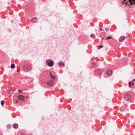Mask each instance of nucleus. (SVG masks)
<instances>
[{"label":"nucleus","instance_id":"f257e3e1","mask_svg":"<svg viewBox=\"0 0 135 135\" xmlns=\"http://www.w3.org/2000/svg\"><path fill=\"white\" fill-rule=\"evenodd\" d=\"M24 69H25L26 71H29L32 69L31 67L28 65H24Z\"/></svg>","mask_w":135,"mask_h":135},{"label":"nucleus","instance_id":"f03ea898","mask_svg":"<svg viewBox=\"0 0 135 135\" xmlns=\"http://www.w3.org/2000/svg\"><path fill=\"white\" fill-rule=\"evenodd\" d=\"M47 85L49 86H52L54 85V81L52 80L48 81L47 82Z\"/></svg>","mask_w":135,"mask_h":135},{"label":"nucleus","instance_id":"7ed1b4c3","mask_svg":"<svg viewBox=\"0 0 135 135\" xmlns=\"http://www.w3.org/2000/svg\"><path fill=\"white\" fill-rule=\"evenodd\" d=\"M124 1H127V2H129L131 4H135V0H124Z\"/></svg>","mask_w":135,"mask_h":135},{"label":"nucleus","instance_id":"20e7f679","mask_svg":"<svg viewBox=\"0 0 135 135\" xmlns=\"http://www.w3.org/2000/svg\"><path fill=\"white\" fill-rule=\"evenodd\" d=\"M130 97V96L129 94H126L124 97V98L126 100H128Z\"/></svg>","mask_w":135,"mask_h":135},{"label":"nucleus","instance_id":"39448f33","mask_svg":"<svg viewBox=\"0 0 135 135\" xmlns=\"http://www.w3.org/2000/svg\"><path fill=\"white\" fill-rule=\"evenodd\" d=\"M25 97L22 95H20L19 96L18 98L21 100H23L25 98Z\"/></svg>","mask_w":135,"mask_h":135},{"label":"nucleus","instance_id":"423d86ee","mask_svg":"<svg viewBox=\"0 0 135 135\" xmlns=\"http://www.w3.org/2000/svg\"><path fill=\"white\" fill-rule=\"evenodd\" d=\"M125 39V37L124 36H121L119 38V41L120 42H122Z\"/></svg>","mask_w":135,"mask_h":135},{"label":"nucleus","instance_id":"0eeeda50","mask_svg":"<svg viewBox=\"0 0 135 135\" xmlns=\"http://www.w3.org/2000/svg\"><path fill=\"white\" fill-rule=\"evenodd\" d=\"M37 18H33L31 19V21L32 22L35 23L37 21Z\"/></svg>","mask_w":135,"mask_h":135},{"label":"nucleus","instance_id":"6e6552de","mask_svg":"<svg viewBox=\"0 0 135 135\" xmlns=\"http://www.w3.org/2000/svg\"><path fill=\"white\" fill-rule=\"evenodd\" d=\"M112 71L111 70H108L107 72V74L109 75H110L112 74Z\"/></svg>","mask_w":135,"mask_h":135},{"label":"nucleus","instance_id":"1a4fd4ad","mask_svg":"<svg viewBox=\"0 0 135 135\" xmlns=\"http://www.w3.org/2000/svg\"><path fill=\"white\" fill-rule=\"evenodd\" d=\"M50 76L51 78L54 79L55 78V76L54 75H53L52 74L50 73Z\"/></svg>","mask_w":135,"mask_h":135},{"label":"nucleus","instance_id":"9d476101","mask_svg":"<svg viewBox=\"0 0 135 135\" xmlns=\"http://www.w3.org/2000/svg\"><path fill=\"white\" fill-rule=\"evenodd\" d=\"M53 61H50L48 63V65L49 66H51L53 65Z\"/></svg>","mask_w":135,"mask_h":135},{"label":"nucleus","instance_id":"9b49d317","mask_svg":"<svg viewBox=\"0 0 135 135\" xmlns=\"http://www.w3.org/2000/svg\"><path fill=\"white\" fill-rule=\"evenodd\" d=\"M18 126V124L16 123H15L13 124V127L15 129H16L17 128Z\"/></svg>","mask_w":135,"mask_h":135},{"label":"nucleus","instance_id":"f8f14e48","mask_svg":"<svg viewBox=\"0 0 135 135\" xmlns=\"http://www.w3.org/2000/svg\"><path fill=\"white\" fill-rule=\"evenodd\" d=\"M59 65L60 66L64 65V64L63 62H60L59 63Z\"/></svg>","mask_w":135,"mask_h":135},{"label":"nucleus","instance_id":"ddd939ff","mask_svg":"<svg viewBox=\"0 0 135 135\" xmlns=\"http://www.w3.org/2000/svg\"><path fill=\"white\" fill-rule=\"evenodd\" d=\"M15 67V65L14 64H12L11 66V67L12 69L14 68Z\"/></svg>","mask_w":135,"mask_h":135},{"label":"nucleus","instance_id":"4468645a","mask_svg":"<svg viewBox=\"0 0 135 135\" xmlns=\"http://www.w3.org/2000/svg\"><path fill=\"white\" fill-rule=\"evenodd\" d=\"M4 101H3V100L1 101V104L2 106L4 104Z\"/></svg>","mask_w":135,"mask_h":135},{"label":"nucleus","instance_id":"2eb2a0df","mask_svg":"<svg viewBox=\"0 0 135 135\" xmlns=\"http://www.w3.org/2000/svg\"><path fill=\"white\" fill-rule=\"evenodd\" d=\"M90 36L91 37L93 38L95 37V35L94 34H92L90 35Z\"/></svg>","mask_w":135,"mask_h":135},{"label":"nucleus","instance_id":"dca6fc26","mask_svg":"<svg viewBox=\"0 0 135 135\" xmlns=\"http://www.w3.org/2000/svg\"><path fill=\"white\" fill-rule=\"evenodd\" d=\"M102 47H103L102 46H99L98 47V49H100V48H102Z\"/></svg>","mask_w":135,"mask_h":135},{"label":"nucleus","instance_id":"f3484780","mask_svg":"<svg viewBox=\"0 0 135 135\" xmlns=\"http://www.w3.org/2000/svg\"><path fill=\"white\" fill-rule=\"evenodd\" d=\"M20 70V68L19 67H18L17 69V71L18 72Z\"/></svg>","mask_w":135,"mask_h":135},{"label":"nucleus","instance_id":"a211bd4d","mask_svg":"<svg viewBox=\"0 0 135 135\" xmlns=\"http://www.w3.org/2000/svg\"><path fill=\"white\" fill-rule=\"evenodd\" d=\"M111 38V37L110 36H109V37H108L106 39L107 40H108V39H110V38Z\"/></svg>","mask_w":135,"mask_h":135},{"label":"nucleus","instance_id":"6ab92c4d","mask_svg":"<svg viewBox=\"0 0 135 135\" xmlns=\"http://www.w3.org/2000/svg\"><path fill=\"white\" fill-rule=\"evenodd\" d=\"M18 91L20 93H22V91L20 90H18Z\"/></svg>","mask_w":135,"mask_h":135},{"label":"nucleus","instance_id":"aec40b11","mask_svg":"<svg viewBox=\"0 0 135 135\" xmlns=\"http://www.w3.org/2000/svg\"><path fill=\"white\" fill-rule=\"evenodd\" d=\"M125 4L127 5L128 4V3L127 2H126L125 3Z\"/></svg>","mask_w":135,"mask_h":135},{"label":"nucleus","instance_id":"412c9836","mask_svg":"<svg viewBox=\"0 0 135 135\" xmlns=\"http://www.w3.org/2000/svg\"><path fill=\"white\" fill-rule=\"evenodd\" d=\"M134 81H135V79H133L132 80V82H133Z\"/></svg>","mask_w":135,"mask_h":135},{"label":"nucleus","instance_id":"4be33fe9","mask_svg":"<svg viewBox=\"0 0 135 135\" xmlns=\"http://www.w3.org/2000/svg\"><path fill=\"white\" fill-rule=\"evenodd\" d=\"M129 85L131 84V82H129Z\"/></svg>","mask_w":135,"mask_h":135},{"label":"nucleus","instance_id":"5701e85b","mask_svg":"<svg viewBox=\"0 0 135 135\" xmlns=\"http://www.w3.org/2000/svg\"><path fill=\"white\" fill-rule=\"evenodd\" d=\"M99 30H101V31L102 30V28H100L99 29Z\"/></svg>","mask_w":135,"mask_h":135},{"label":"nucleus","instance_id":"b1692460","mask_svg":"<svg viewBox=\"0 0 135 135\" xmlns=\"http://www.w3.org/2000/svg\"><path fill=\"white\" fill-rule=\"evenodd\" d=\"M129 86L130 87H131V84L129 85Z\"/></svg>","mask_w":135,"mask_h":135},{"label":"nucleus","instance_id":"393cba45","mask_svg":"<svg viewBox=\"0 0 135 135\" xmlns=\"http://www.w3.org/2000/svg\"><path fill=\"white\" fill-rule=\"evenodd\" d=\"M132 85H134V83H132Z\"/></svg>","mask_w":135,"mask_h":135},{"label":"nucleus","instance_id":"a878e982","mask_svg":"<svg viewBox=\"0 0 135 135\" xmlns=\"http://www.w3.org/2000/svg\"><path fill=\"white\" fill-rule=\"evenodd\" d=\"M21 135H23V134H22Z\"/></svg>","mask_w":135,"mask_h":135},{"label":"nucleus","instance_id":"bb28decb","mask_svg":"<svg viewBox=\"0 0 135 135\" xmlns=\"http://www.w3.org/2000/svg\"><path fill=\"white\" fill-rule=\"evenodd\" d=\"M17 102H17V101H16V103H17Z\"/></svg>","mask_w":135,"mask_h":135},{"label":"nucleus","instance_id":"cd10ccee","mask_svg":"<svg viewBox=\"0 0 135 135\" xmlns=\"http://www.w3.org/2000/svg\"><path fill=\"white\" fill-rule=\"evenodd\" d=\"M26 98H28V97H27H27H26Z\"/></svg>","mask_w":135,"mask_h":135}]
</instances>
